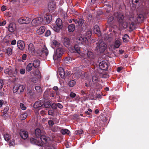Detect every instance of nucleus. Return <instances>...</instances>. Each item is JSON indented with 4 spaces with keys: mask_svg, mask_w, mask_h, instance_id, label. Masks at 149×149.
<instances>
[{
    "mask_svg": "<svg viewBox=\"0 0 149 149\" xmlns=\"http://www.w3.org/2000/svg\"><path fill=\"white\" fill-rule=\"evenodd\" d=\"M114 16L116 17L117 20L119 23L120 26L121 27L124 28H126L127 27L129 23L126 22L123 14L120 12L115 13L114 14Z\"/></svg>",
    "mask_w": 149,
    "mask_h": 149,
    "instance_id": "nucleus-1",
    "label": "nucleus"
},
{
    "mask_svg": "<svg viewBox=\"0 0 149 149\" xmlns=\"http://www.w3.org/2000/svg\"><path fill=\"white\" fill-rule=\"evenodd\" d=\"M40 139L45 144L46 149H56V147L52 143V141L49 138L45 135H42L40 136Z\"/></svg>",
    "mask_w": 149,
    "mask_h": 149,
    "instance_id": "nucleus-2",
    "label": "nucleus"
},
{
    "mask_svg": "<svg viewBox=\"0 0 149 149\" xmlns=\"http://www.w3.org/2000/svg\"><path fill=\"white\" fill-rule=\"evenodd\" d=\"M100 79L96 76H93L92 81L89 82L90 87L91 88H99L100 84L99 83Z\"/></svg>",
    "mask_w": 149,
    "mask_h": 149,
    "instance_id": "nucleus-3",
    "label": "nucleus"
},
{
    "mask_svg": "<svg viewBox=\"0 0 149 149\" xmlns=\"http://www.w3.org/2000/svg\"><path fill=\"white\" fill-rule=\"evenodd\" d=\"M97 45L96 49L100 53H103L107 48V45L106 44L102 41H99L97 43Z\"/></svg>",
    "mask_w": 149,
    "mask_h": 149,
    "instance_id": "nucleus-4",
    "label": "nucleus"
},
{
    "mask_svg": "<svg viewBox=\"0 0 149 149\" xmlns=\"http://www.w3.org/2000/svg\"><path fill=\"white\" fill-rule=\"evenodd\" d=\"M63 49L62 47H59L57 48L53 56L54 60H56L58 58H60L63 54Z\"/></svg>",
    "mask_w": 149,
    "mask_h": 149,
    "instance_id": "nucleus-5",
    "label": "nucleus"
},
{
    "mask_svg": "<svg viewBox=\"0 0 149 149\" xmlns=\"http://www.w3.org/2000/svg\"><path fill=\"white\" fill-rule=\"evenodd\" d=\"M24 87L23 85H21L19 86L16 85L13 88V92L16 93L18 92V93H21L24 91Z\"/></svg>",
    "mask_w": 149,
    "mask_h": 149,
    "instance_id": "nucleus-6",
    "label": "nucleus"
},
{
    "mask_svg": "<svg viewBox=\"0 0 149 149\" xmlns=\"http://www.w3.org/2000/svg\"><path fill=\"white\" fill-rule=\"evenodd\" d=\"M18 22L20 24H28L31 22L30 19L27 17L20 18L18 20Z\"/></svg>",
    "mask_w": 149,
    "mask_h": 149,
    "instance_id": "nucleus-7",
    "label": "nucleus"
},
{
    "mask_svg": "<svg viewBox=\"0 0 149 149\" xmlns=\"http://www.w3.org/2000/svg\"><path fill=\"white\" fill-rule=\"evenodd\" d=\"M19 135L21 137L24 139H26L28 136L27 131L23 129L21 130L19 132Z\"/></svg>",
    "mask_w": 149,
    "mask_h": 149,
    "instance_id": "nucleus-8",
    "label": "nucleus"
},
{
    "mask_svg": "<svg viewBox=\"0 0 149 149\" xmlns=\"http://www.w3.org/2000/svg\"><path fill=\"white\" fill-rule=\"evenodd\" d=\"M51 14L49 13H46L44 16L43 19L46 21L47 24L49 23L52 20Z\"/></svg>",
    "mask_w": 149,
    "mask_h": 149,
    "instance_id": "nucleus-9",
    "label": "nucleus"
},
{
    "mask_svg": "<svg viewBox=\"0 0 149 149\" xmlns=\"http://www.w3.org/2000/svg\"><path fill=\"white\" fill-rule=\"evenodd\" d=\"M77 42L80 44H84L85 43L87 44L88 40L86 37H80L78 38Z\"/></svg>",
    "mask_w": 149,
    "mask_h": 149,
    "instance_id": "nucleus-10",
    "label": "nucleus"
},
{
    "mask_svg": "<svg viewBox=\"0 0 149 149\" xmlns=\"http://www.w3.org/2000/svg\"><path fill=\"white\" fill-rule=\"evenodd\" d=\"M30 142L32 144L37 145L39 146H41L42 145V143L41 142L38 140L34 138H30Z\"/></svg>",
    "mask_w": 149,
    "mask_h": 149,
    "instance_id": "nucleus-11",
    "label": "nucleus"
},
{
    "mask_svg": "<svg viewBox=\"0 0 149 149\" xmlns=\"http://www.w3.org/2000/svg\"><path fill=\"white\" fill-rule=\"evenodd\" d=\"M28 50L29 53L32 54H33L36 52V50L33 45L32 43H30L29 45Z\"/></svg>",
    "mask_w": 149,
    "mask_h": 149,
    "instance_id": "nucleus-12",
    "label": "nucleus"
},
{
    "mask_svg": "<svg viewBox=\"0 0 149 149\" xmlns=\"http://www.w3.org/2000/svg\"><path fill=\"white\" fill-rule=\"evenodd\" d=\"M56 7L55 3L53 1H50L49 2L48 5V8L49 12L53 11Z\"/></svg>",
    "mask_w": 149,
    "mask_h": 149,
    "instance_id": "nucleus-13",
    "label": "nucleus"
},
{
    "mask_svg": "<svg viewBox=\"0 0 149 149\" xmlns=\"http://www.w3.org/2000/svg\"><path fill=\"white\" fill-rule=\"evenodd\" d=\"M44 104V101L43 100H40L37 101L33 105L34 108L37 109L41 107Z\"/></svg>",
    "mask_w": 149,
    "mask_h": 149,
    "instance_id": "nucleus-14",
    "label": "nucleus"
},
{
    "mask_svg": "<svg viewBox=\"0 0 149 149\" xmlns=\"http://www.w3.org/2000/svg\"><path fill=\"white\" fill-rule=\"evenodd\" d=\"M63 43L64 45L67 47H70L71 48V46L70 45V39L68 38H64L63 40Z\"/></svg>",
    "mask_w": 149,
    "mask_h": 149,
    "instance_id": "nucleus-15",
    "label": "nucleus"
},
{
    "mask_svg": "<svg viewBox=\"0 0 149 149\" xmlns=\"http://www.w3.org/2000/svg\"><path fill=\"white\" fill-rule=\"evenodd\" d=\"M100 68L103 70H106L107 69L108 65L107 63L105 61H102L100 63Z\"/></svg>",
    "mask_w": 149,
    "mask_h": 149,
    "instance_id": "nucleus-16",
    "label": "nucleus"
},
{
    "mask_svg": "<svg viewBox=\"0 0 149 149\" xmlns=\"http://www.w3.org/2000/svg\"><path fill=\"white\" fill-rule=\"evenodd\" d=\"M73 49H70L71 52L73 53H77L79 54L80 53V49L79 45H75L73 47Z\"/></svg>",
    "mask_w": 149,
    "mask_h": 149,
    "instance_id": "nucleus-17",
    "label": "nucleus"
},
{
    "mask_svg": "<svg viewBox=\"0 0 149 149\" xmlns=\"http://www.w3.org/2000/svg\"><path fill=\"white\" fill-rule=\"evenodd\" d=\"M40 55L43 54V55H45L47 56L48 54V51L47 47L44 46V47L41 50V52L40 53L39 52H38Z\"/></svg>",
    "mask_w": 149,
    "mask_h": 149,
    "instance_id": "nucleus-18",
    "label": "nucleus"
},
{
    "mask_svg": "<svg viewBox=\"0 0 149 149\" xmlns=\"http://www.w3.org/2000/svg\"><path fill=\"white\" fill-rule=\"evenodd\" d=\"M17 45L18 48L21 49H23L25 47L24 43V42L21 40H19L17 42Z\"/></svg>",
    "mask_w": 149,
    "mask_h": 149,
    "instance_id": "nucleus-19",
    "label": "nucleus"
},
{
    "mask_svg": "<svg viewBox=\"0 0 149 149\" xmlns=\"http://www.w3.org/2000/svg\"><path fill=\"white\" fill-rule=\"evenodd\" d=\"M16 29V26L15 24L11 23L8 26V30L10 32H13Z\"/></svg>",
    "mask_w": 149,
    "mask_h": 149,
    "instance_id": "nucleus-20",
    "label": "nucleus"
},
{
    "mask_svg": "<svg viewBox=\"0 0 149 149\" xmlns=\"http://www.w3.org/2000/svg\"><path fill=\"white\" fill-rule=\"evenodd\" d=\"M87 58L89 61H91V60L94 59V56L93 52L92 51H88L87 53Z\"/></svg>",
    "mask_w": 149,
    "mask_h": 149,
    "instance_id": "nucleus-21",
    "label": "nucleus"
},
{
    "mask_svg": "<svg viewBox=\"0 0 149 149\" xmlns=\"http://www.w3.org/2000/svg\"><path fill=\"white\" fill-rule=\"evenodd\" d=\"M59 71V74L61 78H64L65 76V72L63 69L62 68H59L58 69Z\"/></svg>",
    "mask_w": 149,
    "mask_h": 149,
    "instance_id": "nucleus-22",
    "label": "nucleus"
},
{
    "mask_svg": "<svg viewBox=\"0 0 149 149\" xmlns=\"http://www.w3.org/2000/svg\"><path fill=\"white\" fill-rule=\"evenodd\" d=\"M94 32L95 33L97 34L99 36H100L101 35V32L100 30L99 27L97 25H95L94 26Z\"/></svg>",
    "mask_w": 149,
    "mask_h": 149,
    "instance_id": "nucleus-23",
    "label": "nucleus"
},
{
    "mask_svg": "<svg viewBox=\"0 0 149 149\" xmlns=\"http://www.w3.org/2000/svg\"><path fill=\"white\" fill-rule=\"evenodd\" d=\"M45 27L42 26L40 27L39 29L37 30L36 31V33L39 35H40L42 34L45 31Z\"/></svg>",
    "mask_w": 149,
    "mask_h": 149,
    "instance_id": "nucleus-24",
    "label": "nucleus"
},
{
    "mask_svg": "<svg viewBox=\"0 0 149 149\" xmlns=\"http://www.w3.org/2000/svg\"><path fill=\"white\" fill-rule=\"evenodd\" d=\"M56 25H57V26H59V28H62V21L61 19L59 18L57 19L56 21Z\"/></svg>",
    "mask_w": 149,
    "mask_h": 149,
    "instance_id": "nucleus-25",
    "label": "nucleus"
},
{
    "mask_svg": "<svg viewBox=\"0 0 149 149\" xmlns=\"http://www.w3.org/2000/svg\"><path fill=\"white\" fill-rule=\"evenodd\" d=\"M40 61L38 60H35L34 61L33 64V66L35 68L39 67L40 66Z\"/></svg>",
    "mask_w": 149,
    "mask_h": 149,
    "instance_id": "nucleus-26",
    "label": "nucleus"
},
{
    "mask_svg": "<svg viewBox=\"0 0 149 149\" xmlns=\"http://www.w3.org/2000/svg\"><path fill=\"white\" fill-rule=\"evenodd\" d=\"M13 70L11 68H7L4 70L5 73L8 74L9 75H12L13 74Z\"/></svg>",
    "mask_w": 149,
    "mask_h": 149,
    "instance_id": "nucleus-27",
    "label": "nucleus"
},
{
    "mask_svg": "<svg viewBox=\"0 0 149 149\" xmlns=\"http://www.w3.org/2000/svg\"><path fill=\"white\" fill-rule=\"evenodd\" d=\"M75 29V25L73 24H71L69 25L68 27V30L69 31L72 32Z\"/></svg>",
    "mask_w": 149,
    "mask_h": 149,
    "instance_id": "nucleus-28",
    "label": "nucleus"
},
{
    "mask_svg": "<svg viewBox=\"0 0 149 149\" xmlns=\"http://www.w3.org/2000/svg\"><path fill=\"white\" fill-rule=\"evenodd\" d=\"M52 28L53 30L56 32H58L60 29L62 28H60L59 26H57V25H52Z\"/></svg>",
    "mask_w": 149,
    "mask_h": 149,
    "instance_id": "nucleus-29",
    "label": "nucleus"
},
{
    "mask_svg": "<svg viewBox=\"0 0 149 149\" xmlns=\"http://www.w3.org/2000/svg\"><path fill=\"white\" fill-rule=\"evenodd\" d=\"M35 134L37 137L40 136L41 134V131L39 129H36L35 130Z\"/></svg>",
    "mask_w": 149,
    "mask_h": 149,
    "instance_id": "nucleus-30",
    "label": "nucleus"
},
{
    "mask_svg": "<svg viewBox=\"0 0 149 149\" xmlns=\"http://www.w3.org/2000/svg\"><path fill=\"white\" fill-rule=\"evenodd\" d=\"M33 66V64L31 63H29L27 65L26 67V70L28 72H29L32 70Z\"/></svg>",
    "mask_w": 149,
    "mask_h": 149,
    "instance_id": "nucleus-31",
    "label": "nucleus"
},
{
    "mask_svg": "<svg viewBox=\"0 0 149 149\" xmlns=\"http://www.w3.org/2000/svg\"><path fill=\"white\" fill-rule=\"evenodd\" d=\"M61 132L63 134H68V135L70 133V131L67 129H62L61 130Z\"/></svg>",
    "mask_w": 149,
    "mask_h": 149,
    "instance_id": "nucleus-32",
    "label": "nucleus"
},
{
    "mask_svg": "<svg viewBox=\"0 0 149 149\" xmlns=\"http://www.w3.org/2000/svg\"><path fill=\"white\" fill-rule=\"evenodd\" d=\"M120 45V41L119 40H116L115 42L114 47L116 48H118Z\"/></svg>",
    "mask_w": 149,
    "mask_h": 149,
    "instance_id": "nucleus-33",
    "label": "nucleus"
},
{
    "mask_svg": "<svg viewBox=\"0 0 149 149\" xmlns=\"http://www.w3.org/2000/svg\"><path fill=\"white\" fill-rule=\"evenodd\" d=\"M129 39V36L127 34L125 35L123 37V41L125 42H127L128 41Z\"/></svg>",
    "mask_w": 149,
    "mask_h": 149,
    "instance_id": "nucleus-34",
    "label": "nucleus"
},
{
    "mask_svg": "<svg viewBox=\"0 0 149 149\" xmlns=\"http://www.w3.org/2000/svg\"><path fill=\"white\" fill-rule=\"evenodd\" d=\"M137 19L138 21L142 22L143 20V16L142 14H139L137 17Z\"/></svg>",
    "mask_w": 149,
    "mask_h": 149,
    "instance_id": "nucleus-35",
    "label": "nucleus"
},
{
    "mask_svg": "<svg viewBox=\"0 0 149 149\" xmlns=\"http://www.w3.org/2000/svg\"><path fill=\"white\" fill-rule=\"evenodd\" d=\"M4 138L6 141H8L10 138V135L8 134H5L4 136Z\"/></svg>",
    "mask_w": 149,
    "mask_h": 149,
    "instance_id": "nucleus-36",
    "label": "nucleus"
},
{
    "mask_svg": "<svg viewBox=\"0 0 149 149\" xmlns=\"http://www.w3.org/2000/svg\"><path fill=\"white\" fill-rule=\"evenodd\" d=\"M36 20H37L36 22L38 24L41 23L43 20V19L41 17L36 18Z\"/></svg>",
    "mask_w": 149,
    "mask_h": 149,
    "instance_id": "nucleus-37",
    "label": "nucleus"
},
{
    "mask_svg": "<svg viewBox=\"0 0 149 149\" xmlns=\"http://www.w3.org/2000/svg\"><path fill=\"white\" fill-rule=\"evenodd\" d=\"M76 82L74 80H72L70 81L69 85L70 87H73L75 84Z\"/></svg>",
    "mask_w": 149,
    "mask_h": 149,
    "instance_id": "nucleus-38",
    "label": "nucleus"
},
{
    "mask_svg": "<svg viewBox=\"0 0 149 149\" xmlns=\"http://www.w3.org/2000/svg\"><path fill=\"white\" fill-rule=\"evenodd\" d=\"M53 89L55 91V93H56V95H58L59 94V93L58 91V88L57 86H54L53 88Z\"/></svg>",
    "mask_w": 149,
    "mask_h": 149,
    "instance_id": "nucleus-39",
    "label": "nucleus"
},
{
    "mask_svg": "<svg viewBox=\"0 0 149 149\" xmlns=\"http://www.w3.org/2000/svg\"><path fill=\"white\" fill-rule=\"evenodd\" d=\"M35 89L39 93H41L42 92V89L39 86H37L36 87Z\"/></svg>",
    "mask_w": 149,
    "mask_h": 149,
    "instance_id": "nucleus-40",
    "label": "nucleus"
},
{
    "mask_svg": "<svg viewBox=\"0 0 149 149\" xmlns=\"http://www.w3.org/2000/svg\"><path fill=\"white\" fill-rule=\"evenodd\" d=\"M6 53L8 55H10L12 54V50L10 48H9L6 50Z\"/></svg>",
    "mask_w": 149,
    "mask_h": 149,
    "instance_id": "nucleus-41",
    "label": "nucleus"
},
{
    "mask_svg": "<svg viewBox=\"0 0 149 149\" xmlns=\"http://www.w3.org/2000/svg\"><path fill=\"white\" fill-rule=\"evenodd\" d=\"M84 23V20L82 19H79L78 23V25L79 26H81Z\"/></svg>",
    "mask_w": 149,
    "mask_h": 149,
    "instance_id": "nucleus-42",
    "label": "nucleus"
},
{
    "mask_svg": "<svg viewBox=\"0 0 149 149\" xmlns=\"http://www.w3.org/2000/svg\"><path fill=\"white\" fill-rule=\"evenodd\" d=\"M53 43L54 45L56 47H58L60 46V43L56 40H53Z\"/></svg>",
    "mask_w": 149,
    "mask_h": 149,
    "instance_id": "nucleus-43",
    "label": "nucleus"
},
{
    "mask_svg": "<svg viewBox=\"0 0 149 149\" xmlns=\"http://www.w3.org/2000/svg\"><path fill=\"white\" fill-rule=\"evenodd\" d=\"M30 81L35 83L38 81V79L36 78L33 77L31 78L30 79Z\"/></svg>",
    "mask_w": 149,
    "mask_h": 149,
    "instance_id": "nucleus-44",
    "label": "nucleus"
},
{
    "mask_svg": "<svg viewBox=\"0 0 149 149\" xmlns=\"http://www.w3.org/2000/svg\"><path fill=\"white\" fill-rule=\"evenodd\" d=\"M27 114L26 113H24L22 114L21 116V118H22V120H24L27 117Z\"/></svg>",
    "mask_w": 149,
    "mask_h": 149,
    "instance_id": "nucleus-45",
    "label": "nucleus"
},
{
    "mask_svg": "<svg viewBox=\"0 0 149 149\" xmlns=\"http://www.w3.org/2000/svg\"><path fill=\"white\" fill-rule=\"evenodd\" d=\"M45 107L47 108H48L49 107L51 106L50 103L49 102H47L45 103H44V104Z\"/></svg>",
    "mask_w": 149,
    "mask_h": 149,
    "instance_id": "nucleus-46",
    "label": "nucleus"
},
{
    "mask_svg": "<svg viewBox=\"0 0 149 149\" xmlns=\"http://www.w3.org/2000/svg\"><path fill=\"white\" fill-rule=\"evenodd\" d=\"M37 20H36V18L33 19L31 22V24L33 26H36L38 25V24L37 23Z\"/></svg>",
    "mask_w": 149,
    "mask_h": 149,
    "instance_id": "nucleus-47",
    "label": "nucleus"
},
{
    "mask_svg": "<svg viewBox=\"0 0 149 149\" xmlns=\"http://www.w3.org/2000/svg\"><path fill=\"white\" fill-rule=\"evenodd\" d=\"M114 19V17L113 16H110L108 19V22L110 24Z\"/></svg>",
    "mask_w": 149,
    "mask_h": 149,
    "instance_id": "nucleus-48",
    "label": "nucleus"
},
{
    "mask_svg": "<svg viewBox=\"0 0 149 149\" xmlns=\"http://www.w3.org/2000/svg\"><path fill=\"white\" fill-rule=\"evenodd\" d=\"M20 105L21 109L23 110H25L26 109V107L24 104L22 103H21L20 104Z\"/></svg>",
    "mask_w": 149,
    "mask_h": 149,
    "instance_id": "nucleus-49",
    "label": "nucleus"
},
{
    "mask_svg": "<svg viewBox=\"0 0 149 149\" xmlns=\"http://www.w3.org/2000/svg\"><path fill=\"white\" fill-rule=\"evenodd\" d=\"M92 34L91 31H88L86 33V36L88 38L90 37Z\"/></svg>",
    "mask_w": 149,
    "mask_h": 149,
    "instance_id": "nucleus-50",
    "label": "nucleus"
},
{
    "mask_svg": "<svg viewBox=\"0 0 149 149\" xmlns=\"http://www.w3.org/2000/svg\"><path fill=\"white\" fill-rule=\"evenodd\" d=\"M48 114L49 115L53 116L54 114V112L52 110H49L48 111Z\"/></svg>",
    "mask_w": 149,
    "mask_h": 149,
    "instance_id": "nucleus-51",
    "label": "nucleus"
},
{
    "mask_svg": "<svg viewBox=\"0 0 149 149\" xmlns=\"http://www.w3.org/2000/svg\"><path fill=\"white\" fill-rule=\"evenodd\" d=\"M51 34V31L49 30H47L46 31L45 33V36H48Z\"/></svg>",
    "mask_w": 149,
    "mask_h": 149,
    "instance_id": "nucleus-52",
    "label": "nucleus"
},
{
    "mask_svg": "<svg viewBox=\"0 0 149 149\" xmlns=\"http://www.w3.org/2000/svg\"><path fill=\"white\" fill-rule=\"evenodd\" d=\"M51 107L53 109H55L57 108V103H53V104L52 105Z\"/></svg>",
    "mask_w": 149,
    "mask_h": 149,
    "instance_id": "nucleus-53",
    "label": "nucleus"
},
{
    "mask_svg": "<svg viewBox=\"0 0 149 149\" xmlns=\"http://www.w3.org/2000/svg\"><path fill=\"white\" fill-rule=\"evenodd\" d=\"M3 82L2 80L0 79V89H1L3 87Z\"/></svg>",
    "mask_w": 149,
    "mask_h": 149,
    "instance_id": "nucleus-54",
    "label": "nucleus"
},
{
    "mask_svg": "<svg viewBox=\"0 0 149 149\" xmlns=\"http://www.w3.org/2000/svg\"><path fill=\"white\" fill-rule=\"evenodd\" d=\"M54 122L53 121L49 120L48 121V124L49 125L51 126H52L54 124Z\"/></svg>",
    "mask_w": 149,
    "mask_h": 149,
    "instance_id": "nucleus-55",
    "label": "nucleus"
},
{
    "mask_svg": "<svg viewBox=\"0 0 149 149\" xmlns=\"http://www.w3.org/2000/svg\"><path fill=\"white\" fill-rule=\"evenodd\" d=\"M25 70L24 69H21L20 70L19 72L21 74H24L25 73Z\"/></svg>",
    "mask_w": 149,
    "mask_h": 149,
    "instance_id": "nucleus-56",
    "label": "nucleus"
},
{
    "mask_svg": "<svg viewBox=\"0 0 149 149\" xmlns=\"http://www.w3.org/2000/svg\"><path fill=\"white\" fill-rule=\"evenodd\" d=\"M76 95V94L73 92H71L70 94V97L72 98L74 97Z\"/></svg>",
    "mask_w": 149,
    "mask_h": 149,
    "instance_id": "nucleus-57",
    "label": "nucleus"
},
{
    "mask_svg": "<svg viewBox=\"0 0 149 149\" xmlns=\"http://www.w3.org/2000/svg\"><path fill=\"white\" fill-rule=\"evenodd\" d=\"M57 107L61 109L63 108V106L62 105L59 103H57Z\"/></svg>",
    "mask_w": 149,
    "mask_h": 149,
    "instance_id": "nucleus-58",
    "label": "nucleus"
},
{
    "mask_svg": "<svg viewBox=\"0 0 149 149\" xmlns=\"http://www.w3.org/2000/svg\"><path fill=\"white\" fill-rule=\"evenodd\" d=\"M27 55L26 54H24L22 56V59L23 60H26Z\"/></svg>",
    "mask_w": 149,
    "mask_h": 149,
    "instance_id": "nucleus-59",
    "label": "nucleus"
},
{
    "mask_svg": "<svg viewBox=\"0 0 149 149\" xmlns=\"http://www.w3.org/2000/svg\"><path fill=\"white\" fill-rule=\"evenodd\" d=\"M6 24V22L3 21V22H0V26H2L5 25Z\"/></svg>",
    "mask_w": 149,
    "mask_h": 149,
    "instance_id": "nucleus-60",
    "label": "nucleus"
},
{
    "mask_svg": "<svg viewBox=\"0 0 149 149\" xmlns=\"http://www.w3.org/2000/svg\"><path fill=\"white\" fill-rule=\"evenodd\" d=\"M16 40H12L11 42V45H14L16 44Z\"/></svg>",
    "mask_w": 149,
    "mask_h": 149,
    "instance_id": "nucleus-61",
    "label": "nucleus"
},
{
    "mask_svg": "<svg viewBox=\"0 0 149 149\" xmlns=\"http://www.w3.org/2000/svg\"><path fill=\"white\" fill-rule=\"evenodd\" d=\"M53 122H54V123L56 124L58 122V120L56 118H54L53 119Z\"/></svg>",
    "mask_w": 149,
    "mask_h": 149,
    "instance_id": "nucleus-62",
    "label": "nucleus"
},
{
    "mask_svg": "<svg viewBox=\"0 0 149 149\" xmlns=\"http://www.w3.org/2000/svg\"><path fill=\"white\" fill-rule=\"evenodd\" d=\"M139 1V0H132V3L133 4L138 3Z\"/></svg>",
    "mask_w": 149,
    "mask_h": 149,
    "instance_id": "nucleus-63",
    "label": "nucleus"
},
{
    "mask_svg": "<svg viewBox=\"0 0 149 149\" xmlns=\"http://www.w3.org/2000/svg\"><path fill=\"white\" fill-rule=\"evenodd\" d=\"M122 68H123L122 67H118L117 69V71L118 72H119L121 70H122Z\"/></svg>",
    "mask_w": 149,
    "mask_h": 149,
    "instance_id": "nucleus-64",
    "label": "nucleus"
}]
</instances>
